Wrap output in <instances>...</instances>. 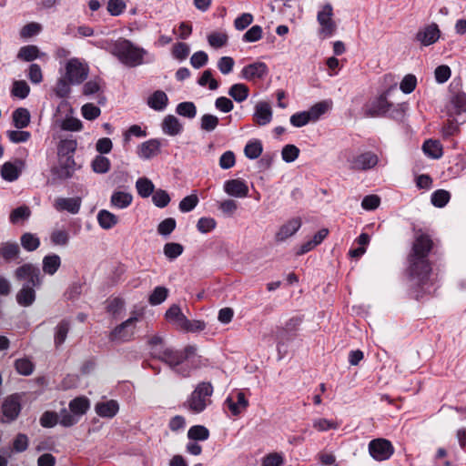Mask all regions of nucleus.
I'll return each mask as SVG.
<instances>
[{"label":"nucleus","mask_w":466,"mask_h":466,"mask_svg":"<svg viewBox=\"0 0 466 466\" xmlns=\"http://www.w3.org/2000/svg\"><path fill=\"white\" fill-rule=\"evenodd\" d=\"M433 247L431 237L423 232L416 234L411 250L408 256L409 274L417 285L424 284L431 271L428 256Z\"/></svg>","instance_id":"obj_1"},{"label":"nucleus","mask_w":466,"mask_h":466,"mask_svg":"<svg viewBox=\"0 0 466 466\" xmlns=\"http://www.w3.org/2000/svg\"><path fill=\"white\" fill-rule=\"evenodd\" d=\"M110 53L126 66L136 67L144 64L147 51L128 39L119 38L112 44Z\"/></svg>","instance_id":"obj_2"},{"label":"nucleus","mask_w":466,"mask_h":466,"mask_svg":"<svg viewBox=\"0 0 466 466\" xmlns=\"http://www.w3.org/2000/svg\"><path fill=\"white\" fill-rule=\"evenodd\" d=\"M212 393V385L209 382H201L196 387L184 406L194 413H200L210 403L209 397Z\"/></svg>","instance_id":"obj_3"},{"label":"nucleus","mask_w":466,"mask_h":466,"mask_svg":"<svg viewBox=\"0 0 466 466\" xmlns=\"http://www.w3.org/2000/svg\"><path fill=\"white\" fill-rule=\"evenodd\" d=\"M317 20L319 24V35L322 38L333 35L337 30V24L333 20V7L328 3L318 12Z\"/></svg>","instance_id":"obj_4"},{"label":"nucleus","mask_w":466,"mask_h":466,"mask_svg":"<svg viewBox=\"0 0 466 466\" xmlns=\"http://www.w3.org/2000/svg\"><path fill=\"white\" fill-rule=\"evenodd\" d=\"M15 277L18 281L23 282V285H29L32 288H38L42 283L39 268L31 263L18 267L15 271Z\"/></svg>","instance_id":"obj_5"},{"label":"nucleus","mask_w":466,"mask_h":466,"mask_svg":"<svg viewBox=\"0 0 466 466\" xmlns=\"http://www.w3.org/2000/svg\"><path fill=\"white\" fill-rule=\"evenodd\" d=\"M393 106V104L387 99L386 93L374 97L364 106V114L370 117H381Z\"/></svg>","instance_id":"obj_6"},{"label":"nucleus","mask_w":466,"mask_h":466,"mask_svg":"<svg viewBox=\"0 0 466 466\" xmlns=\"http://www.w3.org/2000/svg\"><path fill=\"white\" fill-rule=\"evenodd\" d=\"M88 76V66L78 58H71L66 65V77L73 85L81 84Z\"/></svg>","instance_id":"obj_7"},{"label":"nucleus","mask_w":466,"mask_h":466,"mask_svg":"<svg viewBox=\"0 0 466 466\" xmlns=\"http://www.w3.org/2000/svg\"><path fill=\"white\" fill-rule=\"evenodd\" d=\"M141 314L134 313L129 319L116 326L110 334L111 340L127 341L134 335L135 324L140 319Z\"/></svg>","instance_id":"obj_8"},{"label":"nucleus","mask_w":466,"mask_h":466,"mask_svg":"<svg viewBox=\"0 0 466 466\" xmlns=\"http://www.w3.org/2000/svg\"><path fill=\"white\" fill-rule=\"evenodd\" d=\"M370 456L379 461L388 460L394 452L391 442L386 439H375L369 443Z\"/></svg>","instance_id":"obj_9"},{"label":"nucleus","mask_w":466,"mask_h":466,"mask_svg":"<svg viewBox=\"0 0 466 466\" xmlns=\"http://www.w3.org/2000/svg\"><path fill=\"white\" fill-rule=\"evenodd\" d=\"M155 357L168 364L173 370L181 373L183 376H188L187 370L180 371L177 369V367L184 361V355L181 351L165 348L162 350H155Z\"/></svg>","instance_id":"obj_10"},{"label":"nucleus","mask_w":466,"mask_h":466,"mask_svg":"<svg viewBox=\"0 0 466 466\" xmlns=\"http://www.w3.org/2000/svg\"><path fill=\"white\" fill-rule=\"evenodd\" d=\"M76 169V164L73 156L59 157L58 166L53 168V174L61 180L73 177Z\"/></svg>","instance_id":"obj_11"},{"label":"nucleus","mask_w":466,"mask_h":466,"mask_svg":"<svg viewBox=\"0 0 466 466\" xmlns=\"http://www.w3.org/2000/svg\"><path fill=\"white\" fill-rule=\"evenodd\" d=\"M441 36V31L434 23L420 28L416 34V40L423 46L436 43Z\"/></svg>","instance_id":"obj_12"},{"label":"nucleus","mask_w":466,"mask_h":466,"mask_svg":"<svg viewBox=\"0 0 466 466\" xmlns=\"http://www.w3.org/2000/svg\"><path fill=\"white\" fill-rule=\"evenodd\" d=\"M268 74V68L263 62H255L244 66L241 76L248 81L262 79Z\"/></svg>","instance_id":"obj_13"},{"label":"nucleus","mask_w":466,"mask_h":466,"mask_svg":"<svg viewBox=\"0 0 466 466\" xmlns=\"http://www.w3.org/2000/svg\"><path fill=\"white\" fill-rule=\"evenodd\" d=\"M378 162V156L369 151L355 157L350 161V168L354 170H368L374 167Z\"/></svg>","instance_id":"obj_14"},{"label":"nucleus","mask_w":466,"mask_h":466,"mask_svg":"<svg viewBox=\"0 0 466 466\" xmlns=\"http://www.w3.org/2000/svg\"><path fill=\"white\" fill-rule=\"evenodd\" d=\"M82 199L80 197L57 198L54 202V208L57 211H67L71 214H77L80 210Z\"/></svg>","instance_id":"obj_15"},{"label":"nucleus","mask_w":466,"mask_h":466,"mask_svg":"<svg viewBox=\"0 0 466 466\" xmlns=\"http://www.w3.org/2000/svg\"><path fill=\"white\" fill-rule=\"evenodd\" d=\"M272 114L273 112L269 103L260 101L255 106L253 119L257 125L265 126L271 121Z\"/></svg>","instance_id":"obj_16"},{"label":"nucleus","mask_w":466,"mask_h":466,"mask_svg":"<svg viewBox=\"0 0 466 466\" xmlns=\"http://www.w3.org/2000/svg\"><path fill=\"white\" fill-rule=\"evenodd\" d=\"M2 410L3 415L9 421L15 420L21 410L19 397L16 395L7 397L2 405Z\"/></svg>","instance_id":"obj_17"},{"label":"nucleus","mask_w":466,"mask_h":466,"mask_svg":"<svg viewBox=\"0 0 466 466\" xmlns=\"http://www.w3.org/2000/svg\"><path fill=\"white\" fill-rule=\"evenodd\" d=\"M225 192L235 198H246L248 194V185L240 179H229L224 184Z\"/></svg>","instance_id":"obj_18"},{"label":"nucleus","mask_w":466,"mask_h":466,"mask_svg":"<svg viewBox=\"0 0 466 466\" xmlns=\"http://www.w3.org/2000/svg\"><path fill=\"white\" fill-rule=\"evenodd\" d=\"M225 404L234 416H238L246 410L248 406V400L242 391H238L236 394V400L232 396H228L225 400Z\"/></svg>","instance_id":"obj_19"},{"label":"nucleus","mask_w":466,"mask_h":466,"mask_svg":"<svg viewBox=\"0 0 466 466\" xmlns=\"http://www.w3.org/2000/svg\"><path fill=\"white\" fill-rule=\"evenodd\" d=\"M161 142L158 139H149L143 142L137 148L140 158L150 159L160 153Z\"/></svg>","instance_id":"obj_20"},{"label":"nucleus","mask_w":466,"mask_h":466,"mask_svg":"<svg viewBox=\"0 0 466 466\" xmlns=\"http://www.w3.org/2000/svg\"><path fill=\"white\" fill-rule=\"evenodd\" d=\"M301 220L299 218H295L289 220L287 223L281 226L279 230L276 234L277 241H284L288 238L294 235L300 228Z\"/></svg>","instance_id":"obj_21"},{"label":"nucleus","mask_w":466,"mask_h":466,"mask_svg":"<svg viewBox=\"0 0 466 466\" xmlns=\"http://www.w3.org/2000/svg\"><path fill=\"white\" fill-rule=\"evenodd\" d=\"M166 319L174 325L176 328L181 329L185 323H187V318L183 314L178 305L173 304L166 311Z\"/></svg>","instance_id":"obj_22"},{"label":"nucleus","mask_w":466,"mask_h":466,"mask_svg":"<svg viewBox=\"0 0 466 466\" xmlns=\"http://www.w3.org/2000/svg\"><path fill=\"white\" fill-rule=\"evenodd\" d=\"M466 112V94L460 92L452 96L448 106L450 116H457Z\"/></svg>","instance_id":"obj_23"},{"label":"nucleus","mask_w":466,"mask_h":466,"mask_svg":"<svg viewBox=\"0 0 466 466\" xmlns=\"http://www.w3.org/2000/svg\"><path fill=\"white\" fill-rule=\"evenodd\" d=\"M35 300V290L29 285H23L16 294V301L20 306L29 307Z\"/></svg>","instance_id":"obj_24"},{"label":"nucleus","mask_w":466,"mask_h":466,"mask_svg":"<svg viewBox=\"0 0 466 466\" xmlns=\"http://www.w3.org/2000/svg\"><path fill=\"white\" fill-rule=\"evenodd\" d=\"M118 411V404L116 400L98 402L96 405V412L101 417L112 418Z\"/></svg>","instance_id":"obj_25"},{"label":"nucleus","mask_w":466,"mask_h":466,"mask_svg":"<svg viewBox=\"0 0 466 466\" xmlns=\"http://www.w3.org/2000/svg\"><path fill=\"white\" fill-rule=\"evenodd\" d=\"M30 113L25 107H19L12 114L13 124L17 129L26 127L30 123Z\"/></svg>","instance_id":"obj_26"},{"label":"nucleus","mask_w":466,"mask_h":466,"mask_svg":"<svg viewBox=\"0 0 466 466\" xmlns=\"http://www.w3.org/2000/svg\"><path fill=\"white\" fill-rule=\"evenodd\" d=\"M162 129L165 134L176 136L181 132L182 126L176 116L168 115L162 122Z\"/></svg>","instance_id":"obj_27"},{"label":"nucleus","mask_w":466,"mask_h":466,"mask_svg":"<svg viewBox=\"0 0 466 466\" xmlns=\"http://www.w3.org/2000/svg\"><path fill=\"white\" fill-rule=\"evenodd\" d=\"M167 101L168 98L166 93L157 90L148 97L147 105L157 111H161L166 108Z\"/></svg>","instance_id":"obj_28"},{"label":"nucleus","mask_w":466,"mask_h":466,"mask_svg":"<svg viewBox=\"0 0 466 466\" xmlns=\"http://www.w3.org/2000/svg\"><path fill=\"white\" fill-rule=\"evenodd\" d=\"M61 266V258L56 254H51L43 258V271L48 275H54Z\"/></svg>","instance_id":"obj_29"},{"label":"nucleus","mask_w":466,"mask_h":466,"mask_svg":"<svg viewBox=\"0 0 466 466\" xmlns=\"http://www.w3.org/2000/svg\"><path fill=\"white\" fill-rule=\"evenodd\" d=\"M133 197L130 193L116 191L111 196V205L117 208H126L132 202Z\"/></svg>","instance_id":"obj_30"},{"label":"nucleus","mask_w":466,"mask_h":466,"mask_svg":"<svg viewBox=\"0 0 466 466\" xmlns=\"http://www.w3.org/2000/svg\"><path fill=\"white\" fill-rule=\"evenodd\" d=\"M69 329L70 323L68 320L64 319L57 324L54 335V343L56 348L60 347L65 342Z\"/></svg>","instance_id":"obj_31"},{"label":"nucleus","mask_w":466,"mask_h":466,"mask_svg":"<svg viewBox=\"0 0 466 466\" xmlns=\"http://www.w3.org/2000/svg\"><path fill=\"white\" fill-rule=\"evenodd\" d=\"M97 220L102 228L110 229L117 224L118 218L108 210L102 209L97 214Z\"/></svg>","instance_id":"obj_32"},{"label":"nucleus","mask_w":466,"mask_h":466,"mask_svg":"<svg viewBox=\"0 0 466 466\" xmlns=\"http://www.w3.org/2000/svg\"><path fill=\"white\" fill-rule=\"evenodd\" d=\"M423 152L431 158L438 159L442 156V147L437 140L429 139L422 146Z\"/></svg>","instance_id":"obj_33"},{"label":"nucleus","mask_w":466,"mask_h":466,"mask_svg":"<svg viewBox=\"0 0 466 466\" xmlns=\"http://www.w3.org/2000/svg\"><path fill=\"white\" fill-rule=\"evenodd\" d=\"M21 170L11 162H5L1 167V177L3 179L13 182L16 180L20 176Z\"/></svg>","instance_id":"obj_34"},{"label":"nucleus","mask_w":466,"mask_h":466,"mask_svg":"<svg viewBox=\"0 0 466 466\" xmlns=\"http://www.w3.org/2000/svg\"><path fill=\"white\" fill-rule=\"evenodd\" d=\"M249 89L244 84H234L228 90V95L237 102L241 103L248 96Z\"/></svg>","instance_id":"obj_35"},{"label":"nucleus","mask_w":466,"mask_h":466,"mask_svg":"<svg viewBox=\"0 0 466 466\" xmlns=\"http://www.w3.org/2000/svg\"><path fill=\"white\" fill-rule=\"evenodd\" d=\"M88 408V400L84 397L76 398L69 402L70 411L76 417L85 414Z\"/></svg>","instance_id":"obj_36"},{"label":"nucleus","mask_w":466,"mask_h":466,"mask_svg":"<svg viewBox=\"0 0 466 466\" xmlns=\"http://www.w3.org/2000/svg\"><path fill=\"white\" fill-rule=\"evenodd\" d=\"M136 187L138 195L142 198H148L155 191L153 182L147 177L138 178L136 182Z\"/></svg>","instance_id":"obj_37"},{"label":"nucleus","mask_w":466,"mask_h":466,"mask_svg":"<svg viewBox=\"0 0 466 466\" xmlns=\"http://www.w3.org/2000/svg\"><path fill=\"white\" fill-rule=\"evenodd\" d=\"M77 147V142L75 139H63L59 142L57 147L59 157H66L73 156Z\"/></svg>","instance_id":"obj_38"},{"label":"nucleus","mask_w":466,"mask_h":466,"mask_svg":"<svg viewBox=\"0 0 466 466\" xmlns=\"http://www.w3.org/2000/svg\"><path fill=\"white\" fill-rule=\"evenodd\" d=\"M39 56V49L36 46L29 45L21 47L17 58L25 62H31Z\"/></svg>","instance_id":"obj_39"},{"label":"nucleus","mask_w":466,"mask_h":466,"mask_svg":"<svg viewBox=\"0 0 466 466\" xmlns=\"http://www.w3.org/2000/svg\"><path fill=\"white\" fill-rule=\"evenodd\" d=\"M187 437L193 441H206L209 437V431L205 426L195 425L188 430Z\"/></svg>","instance_id":"obj_40"},{"label":"nucleus","mask_w":466,"mask_h":466,"mask_svg":"<svg viewBox=\"0 0 466 466\" xmlns=\"http://www.w3.org/2000/svg\"><path fill=\"white\" fill-rule=\"evenodd\" d=\"M69 232L66 229H56L50 235V240L55 246L65 247L69 243Z\"/></svg>","instance_id":"obj_41"},{"label":"nucleus","mask_w":466,"mask_h":466,"mask_svg":"<svg viewBox=\"0 0 466 466\" xmlns=\"http://www.w3.org/2000/svg\"><path fill=\"white\" fill-rule=\"evenodd\" d=\"M262 144L259 140L249 141L245 148L244 153L245 156L249 159L258 158L262 153Z\"/></svg>","instance_id":"obj_42"},{"label":"nucleus","mask_w":466,"mask_h":466,"mask_svg":"<svg viewBox=\"0 0 466 466\" xmlns=\"http://www.w3.org/2000/svg\"><path fill=\"white\" fill-rule=\"evenodd\" d=\"M21 245L27 251H34L40 246L39 238L32 233H25L21 237Z\"/></svg>","instance_id":"obj_43"},{"label":"nucleus","mask_w":466,"mask_h":466,"mask_svg":"<svg viewBox=\"0 0 466 466\" xmlns=\"http://www.w3.org/2000/svg\"><path fill=\"white\" fill-rule=\"evenodd\" d=\"M15 368L19 374L24 376H29L34 371L33 362L26 358L16 360L15 361Z\"/></svg>","instance_id":"obj_44"},{"label":"nucleus","mask_w":466,"mask_h":466,"mask_svg":"<svg viewBox=\"0 0 466 466\" xmlns=\"http://www.w3.org/2000/svg\"><path fill=\"white\" fill-rule=\"evenodd\" d=\"M1 255L3 258L6 260L14 259L15 258L19 252L20 248L17 243H4L1 247Z\"/></svg>","instance_id":"obj_45"},{"label":"nucleus","mask_w":466,"mask_h":466,"mask_svg":"<svg viewBox=\"0 0 466 466\" xmlns=\"http://www.w3.org/2000/svg\"><path fill=\"white\" fill-rule=\"evenodd\" d=\"M218 123L219 120L218 116L211 114H205L201 117L200 127L204 131L212 132L217 128Z\"/></svg>","instance_id":"obj_46"},{"label":"nucleus","mask_w":466,"mask_h":466,"mask_svg":"<svg viewBox=\"0 0 466 466\" xmlns=\"http://www.w3.org/2000/svg\"><path fill=\"white\" fill-rule=\"evenodd\" d=\"M31 215V210L27 206H21L15 208L10 214V222L16 224L20 220H26Z\"/></svg>","instance_id":"obj_47"},{"label":"nucleus","mask_w":466,"mask_h":466,"mask_svg":"<svg viewBox=\"0 0 466 466\" xmlns=\"http://www.w3.org/2000/svg\"><path fill=\"white\" fill-rule=\"evenodd\" d=\"M176 111L178 115L188 118H194L197 115V108L193 102L179 103Z\"/></svg>","instance_id":"obj_48"},{"label":"nucleus","mask_w":466,"mask_h":466,"mask_svg":"<svg viewBox=\"0 0 466 466\" xmlns=\"http://www.w3.org/2000/svg\"><path fill=\"white\" fill-rule=\"evenodd\" d=\"M451 194L444 189H439L432 193L431 203L437 208H443L450 200Z\"/></svg>","instance_id":"obj_49"},{"label":"nucleus","mask_w":466,"mask_h":466,"mask_svg":"<svg viewBox=\"0 0 466 466\" xmlns=\"http://www.w3.org/2000/svg\"><path fill=\"white\" fill-rule=\"evenodd\" d=\"M92 168L96 173H106L110 168V161L106 157L96 156L92 161Z\"/></svg>","instance_id":"obj_50"},{"label":"nucleus","mask_w":466,"mask_h":466,"mask_svg":"<svg viewBox=\"0 0 466 466\" xmlns=\"http://www.w3.org/2000/svg\"><path fill=\"white\" fill-rule=\"evenodd\" d=\"M228 35L226 33L214 32L208 35V42L214 48H220L227 45Z\"/></svg>","instance_id":"obj_51"},{"label":"nucleus","mask_w":466,"mask_h":466,"mask_svg":"<svg viewBox=\"0 0 466 466\" xmlns=\"http://www.w3.org/2000/svg\"><path fill=\"white\" fill-rule=\"evenodd\" d=\"M184 248L179 243L169 242L164 246V254L169 259H175L183 253Z\"/></svg>","instance_id":"obj_52"},{"label":"nucleus","mask_w":466,"mask_h":466,"mask_svg":"<svg viewBox=\"0 0 466 466\" xmlns=\"http://www.w3.org/2000/svg\"><path fill=\"white\" fill-rule=\"evenodd\" d=\"M30 92V87L24 80L15 81L12 88V95L20 99L25 98Z\"/></svg>","instance_id":"obj_53"},{"label":"nucleus","mask_w":466,"mask_h":466,"mask_svg":"<svg viewBox=\"0 0 466 466\" xmlns=\"http://www.w3.org/2000/svg\"><path fill=\"white\" fill-rule=\"evenodd\" d=\"M153 203L160 208L167 207L170 202V197L166 190L157 189L152 194Z\"/></svg>","instance_id":"obj_54"},{"label":"nucleus","mask_w":466,"mask_h":466,"mask_svg":"<svg viewBox=\"0 0 466 466\" xmlns=\"http://www.w3.org/2000/svg\"><path fill=\"white\" fill-rule=\"evenodd\" d=\"M167 294V289L164 287H157L149 296L148 301L151 305H159L166 300Z\"/></svg>","instance_id":"obj_55"},{"label":"nucleus","mask_w":466,"mask_h":466,"mask_svg":"<svg viewBox=\"0 0 466 466\" xmlns=\"http://www.w3.org/2000/svg\"><path fill=\"white\" fill-rule=\"evenodd\" d=\"M198 83L201 86H205L207 84H208V88L210 90H216L218 87V81L213 78L211 70L208 69L205 70L201 76L198 78Z\"/></svg>","instance_id":"obj_56"},{"label":"nucleus","mask_w":466,"mask_h":466,"mask_svg":"<svg viewBox=\"0 0 466 466\" xmlns=\"http://www.w3.org/2000/svg\"><path fill=\"white\" fill-rule=\"evenodd\" d=\"M198 203V198L196 194L187 196L179 202V209L181 212H189L193 210Z\"/></svg>","instance_id":"obj_57"},{"label":"nucleus","mask_w":466,"mask_h":466,"mask_svg":"<svg viewBox=\"0 0 466 466\" xmlns=\"http://www.w3.org/2000/svg\"><path fill=\"white\" fill-rule=\"evenodd\" d=\"M299 155V149L294 145H286L281 151L282 159L290 163L295 161Z\"/></svg>","instance_id":"obj_58"},{"label":"nucleus","mask_w":466,"mask_h":466,"mask_svg":"<svg viewBox=\"0 0 466 466\" xmlns=\"http://www.w3.org/2000/svg\"><path fill=\"white\" fill-rule=\"evenodd\" d=\"M61 129L66 131H80L83 127L82 122L76 117L66 116L60 125Z\"/></svg>","instance_id":"obj_59"},{"label":"nucleus","mask_w":466,"mask_h":466,"mask_svg":"<svg viewBox=\"0 0 466 466\" xmlns=\"http://www.w3.org/2000/svg\"><path fill=\"white\" fill-rule=\"evenodd\" d=\"M81 111L83 116L87 120H94L101 114L100 108L92 103L85 104L82 106Z\"/></svg>","instance_id":"obj_60"},{"label":"nucleus","mask_w":466,"mask_h":466,"mask_svg":"<svg viewBox=\"0 0 466 466\" xmlns=\"http://www.w3.org/2000/svg\"><path fill=\"white\" fill-rule=\"evenodd\" d=\"M7 137L11 142L17 144L28 141L31 134L28 131L9 130L7 131Z\"/></svg>","instance_id":"obj_61"},{"label":"nucleus","mask_w":466,"mask_h":466,"mask_svg":"<svg viewBox=\"0 0 466 466\" xmlns=\"http://www.w3.org/2000/svg\"><path fill=\"white\" fill-rule=\"evenodd\" d=\"M58 423V414L54 411H45L40 418V424L44 428H53Z\"/></svg>","instance_id":"obj_62"},{"label":"nucleus","mask_w":466,"mask_h":466,"mask_svg":"<svg viewBox=\"0 0 466 466\" xmlns=\"http://www.w3.org/2000/svg\"><path fill=\"white\" fill-rule=\"evenodd\" d=\"M42 26L40 24L32 22L24 25L20 31V35L23 38H29L40 33Z\"/></svg>","instance_id":"obj_63"},{"label":"nucleus","mask_w":466,"mask_h":466,"mask_svg":"<svg viewBox=\"0 0 466 466\" xmlns=\"http://www.w3.org/2000/svg\"><path fill=\"white\" fill-rule=\"evenodd\" d=\"M282 464V456L277 452H273L263 458L261 466H281Z\"/></svg>","instance_id":"obj_64"}]
</instances>
